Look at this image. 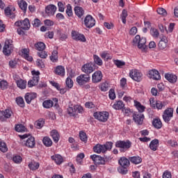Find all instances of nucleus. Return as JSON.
I'll use <instances>...</instances> for the list:
<instances>
[{
	"label": "nucleus",
	"instance_id": "obj_29",
	"mask_svg": "<svg viewBox=\"0 0 178 178\" xmlns=\"http://www.w3.org/2000/svg\"><path fill=\"white\" fill-rule=\"evenodd\" d=\"M152 125L155 129H162V121L159 118H154L152 121Z\"/></svg>",
	"mask_w": 178,
	"mask_h": 178
},
{
	"label": "nucleus",
	"instance_id": "obj_6",
	"mask_svg": "<svg viewBox=\"0 0 178 178\" xmlns=\"http://www.w3.org/2000/svg\"><path fill=\"white\" fill-rule=\"evenodd\" d=\"M67 112L70 114V116H76L77 113H81L83 112V107L79 105L69 106L67 108Z\"/></svg>",
	"mask_w": 178,
	"mask_h": 178
},
{
	"label": "nucleus",
	"instance_id": "obj_55",
	"mask_svg": "<svg viewBox=\"0 0 178 178\" xmlns=\"http://www.w3.org/2000/svg\"><path fill=\"white\" fill-rule=\"evenodd\" d=\"M0 150L1 152H6V151H8V147H6V143L3 142H0Z\"/></svg>",
	"mask_w": 178,
	"mask_h": 178
},
{
	"label": "nucleus",
	"instance_id": "obj_43",
	"mask_svg": "<svg viewBox=\"0 0 178 178\" xmlns=\"http://www.w3.org/2000/svg\"><path fill=\"white\" fill-rule=\"evenodd\" d=\"M4 13L6 16H9L11 17V19H13L15 17V14L12 13V10H10V8L7 7L4 10Z\"/></svg>",
	"mask_w": 178,
	"mask_h": 178
},
{
	"label": "nucleus",
	"instance_id": "obj_21",
	"mask_svg": "<svg viewBox=\"0 0 178 178\" xmlns=\"http://www.w3.org/2000/svg\"><path fill=\"white\" fill-rule=\"evenodd\" d=\"M118 163L120 166H125L129 168V166H130V160L124 156H122L119 159Z\"/></svg>",
	"mask_w": 178,
	"mask_h": 178
},
{
	"label": "nucleus",
	"instance_id": "obj_23",
	"mask_svg": "<svg viewBox=\"0 0 178 178\" xmlns=\"http://www.w3.org/2000/svg\"><path fill=\"white\" fill-rule=\"evenodd\" d=\"M54 73L58 74V76H61L63 77L65 76V67L62 65H58L56 67Z\"/></svg>",
	"mask_w": 178,
	"mask_h": 178
},
{
	"label": "nucleus",
	"instance_id": "obj_17",
	"mask_svg": "<svg viewBox=\"0 0 178 178\" xmlns=\"http://www.w3.org/2000/svg\"><path fill=\"white\" fill-rule=\"evenodd\" d=\"M56 12V6L50 4L45 8V13L48 16H54Z\"/></svg>",
	"mask_w": 178,
	"mask_h": 178
},
{
	"label": "nucleus",
	"instance_id": "obj_25",
	"mask_svg": "<svg viewBox=\"0 0 178 178\" xmlns=\"http://www.w3.org/2000/svg\"><path fill=\"white\" fill-rule=\"evenodd\" d=\"M51 159H52V161H54L57 165H60L63 163V157H62L60 154H56L51 156Z\"/></svg>",
	"mask_w": 178,
	"mask_h": 178
},
{
	"label": "nucleus",
	"instance_id": "obj_54",
	"mask_svg": "<svg viewBox=\"0 0 178 178\" xmlns=\"http://www.w3.org/2000/svg\"><path fill=\"white\" fill-rule=\"evenodd\" d=\"M66 14L67 15V16H69V17L73 16V11L72 10V6H70V4H68L67 6Z\"/></svg>",
	"mask_w": 178,
	"mask_h": 178
},
{
	"label": "nucleus",
	"instance_id": "obj_13",
	"mask_svg": "<svg viewBox=\"0 0 178 178\" xmlns=\"http://www.w3.org/2000/svg\"><path fill=\"white\" fill-rule=\"evenodd\" d=\"M102 77H104L102 72L97 70L92 75V83H99L102 81Z\"/></svg>",
	"mask_w": 178,
	"mask_h": 178
},
{
	"label": "nucleus",
	"instance_id": "obj_11",
	"mask_svg": "<svg viewBox=\"0 0 178 178\" xmlns=\"http://www.w3.org/2000/svg\"><path fill=\"white\" fill-rule=\"evenodd\" d=\"M12 111L10 109H6L5 111H0V121L5 122L6 119H9L12 116Z\"/></svg>",
	"mask_w": 178,
	"mask_h": 178
},
{
	"label": "nucleus",
	"instance_id": "obj_53",
	"mask_svg": "<svg viewBox=\"0 0 178 178\" xmlns=\"http://www.w3.org/2000/svg\"><path fill=\"white\" fill-rule=\"evenodd\" d=\"M66 87L68 88H73V80L70 78H67L65 81Z\"/></svg>",
	"mask_w": 178,
	"mask_h": 178
},
{
	"label": "nucleus",
	"instance_id": "obj_4",
	"mask_svg": "<svg viewBox=\"0 0 178 178\" xmlns=\"http://www.w3.org/2000/svg\"><path fill=\"white\" fill-rule=\"evenodd\" d=\"M82 72L86 73V74H91L94 70H95V63H88L84 64L81 67Z\"/></svg>",
	"mask_w": 178,
	"mask_h": 178
},
{
	"label": "nucleus",
	"instance_id": "obj_35",
	"mask_svg": "<svg viewBox=\"0 0 178 178\" xmlns=\"http://www.w3.org/2000/svg\"><path fill=\"white\" fill-rule=\"evenodd\" d=\"M22 29L23 30H29L30 29V20L28 18L22 21Z\"/></svg>",
	"mask_w": 178,
	"mask_h": 178
},
{
	"label": "nucleus",
	"instance_id": "obj_31",
	"mask_svg": "<svg viewBox=\"0 0 178 178\" xmlns=\"http://www.w3.org/2000/svg\"><path fill=\"white\" fill-rule=\"evenodd\" d=\"M18 5L20 9L23 10L24 13H26V12H27V2H26V1L21 0L18 1Z\"/></svg>",
	"mask_w": 178,
	"mask_h": 178
},
{
	"label": "nucleus",
	"instance_id": "obj_41",
	"mask_svg": "<svg viewBox=\"0 0 178 178\" xmlns=\"http://www.w3.org/2000/svg\"><path fill=\"white\" fill-rule=\"evenodd\" d=\"M50 60H51V62H58V51H53L50 56Z\"/></svg>",
	"mask_w": 178,
	"mask_h": 178
},
{
	"label": "nucleus",
	"instance_id": "obj_1",
	"mask_svg": "<svg viewBox=\"0 0 178 178\" xmlns=\"http://www.w3.org/2000/svg\"><path fill=\"white\" fill-rule=\"evenodd\" d=\"M147 39L144 37H140L139 35L135 36L133 40V45H137L139 49L145 51L147 49Z\"/></svg>",
	"mask_w": 178,
	"mask_h": 178
},
{
	"label": "nucleus",
	"instance_id": "obj_19",
	"mask_svg": "<svg viewBox=\"0 0 178 178\" xmlns=\"http://www.w3.org/2000/svg\"><path fill=\"white\" fill-rule=\"evenodd\" d=\"M24 145L28 148H34L35 147V138L34 137L31 136L26 141H24Z\"/></svg>",
	"mask_w": 178,
	"mask_h": 178
},
{
	"label": "nucleus",
	"instance_id": "obj_52",
	"mask_svg": "<svg viewBox=\"0 0 178 178\" xmlns=\"http://www.w3.org/2000/svg\"><path fill=\"white\" fill-rule=\"evenodd\" d=\"M157 13L161 15V16H168V12L163 8H159L157 9Z\"/></svg>",
	"mask_w": 178,
	"mask_h": 178
},
{
	"label": "nucleus",
	"instance_id": "obj_61",
	"mask_svg": "<svg viewBox=\"0 0 178 178\" xmlns=\"http://www.w3.org/2000/svg\"><path fill=\"white\" fill-rule=\"evenodd\" d=\"M174 29H175V23H170L168 29H166V27H165V30L166 33H172Z\"/></svg>",
	"mask_w": 178,
	"mask_h": 178
},
{
	"label": "nucleus",
	"instance_id": "obj_9",
	"mask_svg": "<svg viewBox=\"0 0 178 178\" xmlns=\"http://www.w3.org/2000/svg\"><path fill=\"white\" fill-rule=\"evenodd\" d=\"M173 118V108H168L163 111V119L165 123H169Z\"/></svg>",
	"mask_w": 178,
	"mask_h": 178
},
{
	"label": "nucleus",
	"instance_id": "obj_39",
	"mask_svg": "<svg viewBox=\"0 0 178 178\" xmlns=\"http://www.w3.org/2000/svg\"><path fill=\"white\" fill-rule=\"evenodd\" d=\"M42 143L45 147H51L52 145V140L49 137L43 138Z\"/></svg>",
	"mask_w": 178,
	"mask_h": 178
},
{
	"label": "nucleus",
	"instance_id": "obj_44",
	"mask_svg": "<svg viewBox=\"0 0 178 178\" xmlns=\"http://www.w3.org/2000/svg\"><path fill=\"white\" fill-rule=\"evenodd\" d=\"M16 102L17 105L21 106V108H24V99H23V97H17Z\"/></svg>",
	"mask_w": 178,
	"mask_h": 178
},
{
	"label": "nucleus",
	"instance_id": "obj_8",
	"mask_svg": "<svg viewBox=\"0 0 178 178\" xmlns=\"http://www.w3.org/2000/svg\"><path fill=\"white\" fill-rule=\"evenodd\" d=\"M90 80H91V77L89 74H81L76 77V83L79 86H84L86 83H90Z\"/></svg>",
	"mask_w": 178,
	"mask_h": 178
},
{
	"label": "nucleus",
	"instance_id": "obj_22",
	"mask_svg": "<svg viewBox=\"0 0 178 178\" xmlns=\"http://www.w3.org/2000/svg\"><path fill=\"white\" fill-rule=\"evenodd\" d=\"M16 84L18 88H20L21 90H24L26 89V87H27V81L22 79L17 80Z\"/></svg>",
	"mask_w": 178,
	"mask_h": 178
},
{
	"label": "nucleus",
	"instance_id": "obj_15",
	"mask_svg": "<svg viewBox=\"0 0 178 178\" xmlns=\"http://www.w3.org/2000/svg\"><path fill=\"white\" fill-rule=\"evenodd\" d=\"M133 120L137 124H143L144 122V114L136 113L133 115Z\"/></svg>",
	"mask_w": 178,
	"mask_h": 178
},
{
	"label": "nucleus",
	"instance_id": "obj_62",
	"mask_svg": "<svg viewBox=\"0 0 178 178\" xmlns=\"http://www.w3.org/2000/svg\"><path fill=\"white\" fill-rule=\"evenodd\" d=\"M13 162H15V163H20V162H22V156H15L13 158Z\"/></svg>",
	"mask_w": 178,
	"mask_h": 178
},
{
	"label": "nucleus",
	"instance_id": "obj_51",
	"mask_svg": "<svg viewBox=\"0 0 178 178\" xmlns=\"http://www.w3.org/2000/svg\"><path fill=\"white\" fill-rule=\"evenodd\" d=\"M79 137H80V140H81V141H83V143H86L87 141V134H86V133L83 131L79 132Z\"/></svg>",
	"mask_w": 178,
	"mask_h": 178
},
{
	"label": "nucleus",
	"instance_id": "obj_64",
	"mask_svg": "<svg viewBox=\"0 0 178 178\" xmlns=\"http://www.w3.org/2000/svg\"><path fill=\"white\" fill-rule=\"evenodd\" d=\"M163 178H172V173L169 171H165L163 174Z\"/></svg>",
	"mask_w": 178,
	"mask_h": 178
},
{
	"label": "nucleus",
	"instance_id": "obj_60",
	"mask_svg": "<svg viewBox=\"0 0 178 178\" xmlns=\"http://www.w3.org/2000/svg\"><path fill=\"white\" fill-rule=\"evenodd\" d=\"M36 65L38 67H40L41 69H44V67H45V65H44V62H42V60L41 59L37 60Z\"/></svg>",
	"mask_w": 178,
	"mask_h": 178
},
{
	"label": "nucleus",
	"instance_id": "obj_2",
	"mask_svg": "<svg viewBox=\"0 0 178 178\" xmlns=\"http://www.w3.org/2000/svg\"><path fill=\"white\" fill-rule=\"evenodd\" d=\"M116 148H120V152H126L131 148V142L129 140H118L115 142Z\"/></svg>",
	"mask_w": 178,
	"mask_h": 178
},
{
	"label": "nucleus",
	"instance_id": "obj_50",
	"mask_svg": "<svg viewBox=\"0 0 178 178\" xmlns=\"http://www.w3.org/2000/svg\"><path fill=\"white\" fill-rule=\"evenodd\" d=\"M127 10L125 9L122 10V14H121V18L122 20V23L124 24H126V17H127Z\"/></svg>",
	"mask_w": 178,
	"mask_h": 178
},
{
	"label": "nucleus",
	"instance_id": "obj_36",
	"mask_svg": "<svg viewBox=\"0 0 178 178\" xmlns=\"http://www.w3.org/2000/svg\"><path fill=\"white\" fill-rule=\"evenodd\" d=\"M135 106L138 109L139 113H143L145 111V106H143L141 103L135 102Z\"/></svg>",
	"mask_w": 178,
	"mask_h": 178
},
{
	"label": "nucleus",
	"instance_id": "obj_33",
	"mask_svg": "<svg viewBox=\"0 0 178 178\" xmlns=\"http://www.w3.org/2000/svg\"><path fill=\"white\" fill-rule=\"evenodd\" d=\"M113 108L116 110L123 109L124 108V104L122 100L118 101L113 105Z\"/></svg>",
	"mask_w": 178,
	"mask_h": 178
},
{
	"label": "nucleus",
	"instance_id": "obj_42",
	"mask_svg": "<svg viewBox=\"0 0 178 178\" xmlns=\"http://www.w3.org/2000/svg\"><path fill=\"white\" fill-rule=\"evenodd\" d=\"M93 58H94V62L95 63H96V65H98V66H102L103 65L102 59H101L99 56H98L97 55H94Z\"/></svg>",
	"mask_w": 178,
	"mask_h": 178
},
{
	"label": "nucleus",
	"instance_id": "obj_28",
	"mask_svg": "<svg viewBox=\"0 0 178 178\" xmlns=\"http://www.w3.org/2000/svg\"><path fill=\"white\" fill-rule=\"evenodd\" d=\"M129 159L131 163H134L135 165H138V163L143 162V159L138 156L129 157Z\"/></svg>",
	"mask_w": 178,
	"mask_h": 178
},
{
	"label": "nucleus",
	"instance_id": "obj_32",
	"mask_svg": "<svg viewBox=\"0 0 178 178\" xmlns=\"http://www.w3.org/2000/svg\"><path fill=\"white\" fill-rule=\"evenodd\" d=\"M51 136L54 141V143H58L59 141V133L58 131L54 129L51 131Z\"/></svg>",
	"mask_w": 178,
	"mask_h": 178
},
{
	"label": "nucleus",
	"instance_id": "obj_14",
	"mask_svg": "<svg viewBox=\"0 0 178 178\" xmlns=\"http://www.w3.org/2000/svg\"><path fill=\"white\" fill-rule=\"evenodd\" d=\"M90 158L95 162V165H105V159L101 156L93 154L90 156Z\"/></svg>",
	"mask_w": 178,
	"mask_h": 178
},
{
	"label": "nucleus",
	"instance_id": "obj_58",
	"mask_svg": "<svg viewBox=\"0 0 178 178\" xmlns=\"http://www.w3.org/2000/svg\"><path fill=\"white\" fill-rule=\"evenodd\" d=\"M38 55L42 59H46L47 56H48V54L45 51H44V50H42V51H40V52H38Z\"/></svg>",
	"mask_w": 178,
	"mask_h": 178
},
{
	"label": "nucleus",
	"instance_id": "obj_18",
	"mask_svg": "<svg viewBox=\"0 0 178 178\" xmlns=\"http://www.w3.org/2000/svg\"><path fill=\"white\" fill-rule=\"evenodd\" d=\"M25 101L26 102V104H31V102L34 99H35V98H37V93H34V92H27L26 93L25 96Z\"/></svg>",
	"mask_w": 178,
	"mask_h": 178
},
{
	"label": "nucleus",
	"instance_id": "obj_7",
	"mask_svg": "<svg viewBox=\"0 0 178 178\" xmlns=\"http://www.w3.org/2000/svg\"><path fill=\"white\" fill-rule=\"evenodd\" d=\"M129 76L132 80H134V81H137L138 83H140V81L143 80V73L138 70H131L129 72Z\"/></svg>",
	"mask_w": 178,
	"mask_h": 178
},
{
	"label": "nucleus",
	"instance_id": "obj_20",
	"mask_svg": "<svg viewBox=\"0 0 178 178\" xmlns=\"http://www.w3.org/2000/svg\"><path fill=\"white\" fill-rule=\"evenodd\" d=\"M165 79L169 81V83H172V84L177 81V76L173 74L166 73L165 74Z\"/></svg>",
	"mask_w": 178,
	"mask_h": 178
},
{
	"label": "nucleus",
	"instance_id": "obj_59",
	"mask_svg": "<svg viewBox=\"0 0 178 178\" xmlns=\"http://www.w3.org/2000/svg\"><path fill=\"white\" fill-rule=\"evenodd\" d=\"M33 27H40L41 26V21L38 18H35L32 22Z\"/></svg>",
	"mask_w": 178,
	"mask_h": 178
},
{
	"label": "nucleus",
	"instance_id": "obj_56",
	"mask_svg": "<svg viewBox=\"0 0 178 178\" xmlns=\"http://www.w3.org/2000/svg\"><path fill=\"white\" fill-rule=\"evenodd\" d=\"M166 47H168V42H163V41H159V49H165V48H166Z\"/></svg>",
	"mask_w": 178,
	"mask_h": 178
},
{
	"label": "nucleus",
	"instance_id": "obj_63",
	"mask_svg": "<svg viewBox=\"0 0 178 178\" xmlns=\"http://www.w3.org/2000/svg\"><path fill=\"white\" fill-rule=\"evenodd\" d=\"M109 98L110 99H115L116 98V95L115 94V90L111 89L109 90Z\"/></svg>",
	"mask_w": 178,
	"mask_h": 178
},
{
	"label": "nucleus",
	"instance_id": "obj_27",
	"mask_svg": "<svg viewBox=\"0 0 178 178\" xmlns=\"http://www.w3.org/2000/svg\"><path fill=\"white\" fill-rule=\"evenodd\" d=\"M159 145V140L158 139H154L150 142L149 148L152 149V151H156Z\"/></svg>",
	"mask_w": 178,
	"mask_h": 178
},
{
	"label": "nucleus",
	"instance_id": "obj_47",
	"mask_svg": "<svg viewBox=\"0 0 178 178\" xmlns=\"http://www.w3.org/2000/svg\"><path fill=\"white\" fill-rule=\"evenodd\" d=\"M166 106V102H162L161 101L156 102V109H162Z\"/></svg>",
	"mask_w": 178,
	"mask_h": 178
},
{
	"label": "nucleus",
	"instance_id": "obj_5",
	"mask_svg": "<svg viewBox=\"0 0 178 178\" xmlns=\"http://www.w3.org/2000/svg\"><path fill=\"white\" fill-rule=\"evenodd\" d=\"M95 119L99 120V122H105L109 118V113L108 112H95L93 114Z\"/></svg>",
	"mask_w": 178,
	"mask_h": 178
},
{
	"label": "nucleus",
	"instance_id": "obj_24",
	"mask_svg": "<svg viewBox=\"0 0 178 178\" xmlns=\"http://www.w3.org/2000/svg\"><path fill=\"white\" fill-rule=\"evenodd\" d=\"M93 151L97 154H101V152L104 154L105 153V146H103V145L97 144L93 147Z\"/></svg>",
	"mask_w": 178,
	"mask_h": 178
},
{
	"label": "nucleus",
	"instance_id": "obj_40",
	"mask_svg": "<svg viewBox=\"0 0 178 178\" xmlns=\"http://www.w3.org/2000/svg\"><path fill=\"white\" fill-rule=\"evenodd\" d=\"M15 129L16 131H18V133H23V131L26 130V127L22 124H17Z\"/></svg>",
	"mask_w": 178,
	"mask_h": 178
},
{
	"label": "nucleus",
	"instance_id": "obj_34",
	"mask_svg": "<svg viewBox=\"0 0 178 178\" xmlns=\"http://www.w3.org/2000/svg\"><path fill=\"white\" fill-rule=\"evenodd\" d=\"M42 105L43 108H45L46 109H49V108H52V106H54V102L50 99L45 100L43 102Z\"/></svg>",
	"mask_w": 178,
	"mask_h": 178
},
{
	"label": "nucleus",
	"instance_id": "obj_57",
	"mask_svg": "<svg viewBox=\"0 0 178 178\" xmlns=\"http://www.w3.org/2000/svg\"><path fill=\"white\" fill-rule=\"evenodd\" d=\"M109 88V84L108 83H104L101 85L100 90L101 91H108Z\"/></svg>",
	"mask_w": 178,
	"mask_h": 178
},
{
	"label": "nucleus",
	"instance_id": "obj_46",
	"mask_svg": "<svg viewBox=\"0 0 178 178\" xmlns=\"http://www.w3.org/2000/svg\"><path fill=\"white\" fill-rule=\"evenodd\" d=\"M113 145V143L112 142H107L106 144L103 145V147H104V152H106L108 150L112 149V146Z\"/></svg>",
	"mask_w": 178,
	"mask_h": 178
},
{
	"label": "nucleus",
	"instance_id": "obj_3",
	"mask_svg": "<svg viewBox=\"0 0 178 178\" xmlns=\"http://www.w3.org/2000/svg\"><path fill=\"white\" fill-rule=\"evenodd\" d=\"M12 40L7 39L5 42V44L3 48V53L6 56H9L10 54H12V51H13V44H12Z\"/></svg>",
	"mask_w": 178,
	"mask_h": 178
},
{
	"label": "nucleus",
	"instance_id": "obj_48",
	"mask_svg": "<svg viewBox=\"0 0 178 178\" xmlns=\"http://www.w3.org/2000/svg\"><path fill=\"white\" fill-rule=\"evenodd\" d=\"M114 64L117 66V67L122 69V67L124 66V65H126V63H124V61H122L120 60H114Z\"/></svg>",
	"mask_w": 178,
	"mask_h": 178
},
{
	"label": "nucleus",
	"instance_id": "obj_45",
	"mask_svg": "<svg viewBox=\"0 0 178 178\" xmlns=\"http://www.w3.org/2000/svg\"><path fill=\"white\" fill-rule=\"evenodd\" d=\"M100 56L102 58V59H104V60H109L110 59H112V57L109 56V54L106 51H103Z\"/></svg>",
	"mask_w": 178,
	"mask_h": 178
},
{
	"label": "nucleus",
	"instance_id": "obj_16",
	"mask_svg": "<svg viewBox=\"0 0 178 178\" xmlns=\"http://www.w3.org/2000/svg\"><path fill=\"white\" fill-rule=\"evenodd\" d=\"M148 77L153 79V80H161V74L156 70H151L148 72Z\"/></svg>",
	"mask_w": 178,
	"mask_h": 178
},
{
	"label": "nucleus",
	"instance_id": "obj_30",
	"mask_svg": "<svg viewBox=\"0 0 178 178\" xmlns=\"http://www.w3.org/2000/svg\"><path fill=\"white\" fill-rule=\"evenodd\" d=\"M28 167L31 170H37L40 168V163L31 161L29 163Z\"/></svg>",
	"mask_w": 178,
	"mask_h": 178
},
{
	"label": "nucleus",
	"instance_id": "obj_26",
	"mask_svg": "<svg viewBox=\"0 0 178 178\" xmlns=\"http://www.w3.org/2000/svg\"><path fill=\"white\" fill-rule=\"evenodd\" d=\"M74 12L75 15L79 17V19H81L83 16H84V9L80 6H76L74 8Z\"/></svg>",
	"mask_w": 178,
	"mask_h": 178
},
{
	"label": "nucleus",
	"instance_id": "obj_49",
	"mask_svg": "<svg viewBox=\"0 0 178 178\" xmlns=\"http://www.w3.org/2000/svg\"><path fill=\"white\" fill-rule=\"evenodd\" d=\"M9 85L8 84V81L3 80L0 81V88L1 90H6Z\"/></svg>",
	"mask_w": 178,
	"mask_h": 178
},
{
	"label": "nucleus",
	"instance_id": "obj_10",
	"mask_svg": "<svg viewBox=\"0 0 178 178\" xmlns=\"http://www.w3.org/2000/svg\"><path fill=\"white\" fill-rule=\"evenodd\" d=\"M84 24L88 29H91L95 26V19L91 15H87L84 19Z\"/></svg>",
	"mask_w": 178,
	"mask_h": 178
},
{
	"label": "nucleus",
	"instance_id": "obj_12",
	"mask_svg": "<svg viewBox=\"0 0 178 178\" xmlns=\"http://www.w3.org/2000/svg\"><path fill=\"white\" fill-rule=\"evenodd\" d=\"M72 36L73 40H75V41H81L82 42H86V36L76 31H72Z\"/></svg>",
	"mask_w": 178,
	"mask_h": 178
},
{
	"label": "nucleus",
	"instance_id": "obj_38",
	"mask_svg": "<svg viewBox=\"0 0 178 178\" xmlns=\"http://www.w3.org/2000/svg\"><path fill=\"white\" fill-rule=\"evenodd\" d=\"M129 167L123 166V165H120L118 168V171L121 174V175H127V172H129V170L127 169Z\"/></svg>",
	"mask_w": 178,
	"mask_h": 178
},
{
	"label": "nucleus",
	"instance_id": "obj_37",
	"mask_svg": "<svg viewBox=\"0 0 178 178\" xmlns=\"http://www.w3.org/2000/svg\"><path fill=\"white\" fill-rule=\"evenodd\" d=\"M35 48L38 51H44V49H45V43L42 42H39L35 44Z\"/></svg>",
	"mask_w": 178,
	"mask_h": 178
}]
</instances>
